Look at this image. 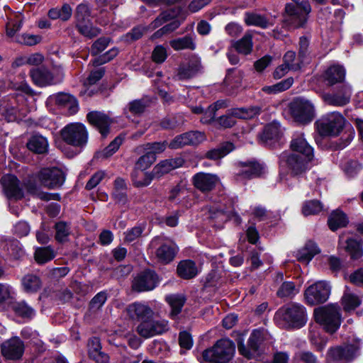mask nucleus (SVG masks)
<instances>
[{"label": "nucleus", "mask_w": 363, "mask_h": 363, "mask_svg": "<svg viewBox=\"0 0 363 363\" xmlns=\"http://www.w3.org/2000/svg\"><path fill=\"white\" fill-rule=\"evenodd\" d=\"M274 320L281 328H300L307 320L306 308L298 303L284 306L276 312Z\"/></svg>", "instance_id": "nucleus-1"}, {"label": "nucleus", "mask_w": 363, "mask_h": 363, "mask_svg": "<svg viewBox=\"0 0 363 363\" xmlns=\"http://www.w3.org/2000/svg\"><path fill=\"white\" fill-rule=\"evenodd\" d=\"M235 345L228 338L217 340L202 352L201 363H228L234 357Z\"/></svg>", "instance_id": "nucleus-2"}, {"label": "nucleus", "mask_w": 363, "mask_h": 363, "mask_svg": "<svg viewBox=\"0 0 363 363\" xmlns=\"http://www.w3.org/2000/svg\"><path fill=\"white\" fill-rule=\"evenodd\" d=\"M289 109L294 120L301 124H308L315 117L314 104L303 97L294 99L289 104Z\"/></svg>", "instance_id": "nucleus-3"}, {"label": "nucleus", "mask_w": 363, "mask_h": 363, "mask_svg": "<svg viewBox=\"0 0 363 363\" xmlns=\"http://www.w3.org/2000/svg\"><path fill=\"white\" fill-rule=\"evenodd\" d=\"M314 318L328 333H335L340 325V308L337 305H327L314 310Z\"/></svg>", "instance_id": "nucleus-4"}, {"label": "nucleus", "mask_w": 363, "mask_h": 363, "mask_svg": "<svg viewBox=\"0 0 363 363\" xmlns=\"http://www.w3.org/2000/svg\"><path fill=\"white\" fill-rule=\"evenodd\" d=\"M345 120L339 112H330L315 122L317 130L323 136H337L342 130Z\"/></svg>", "instance_id": "nucleus-5"}, {"label": "nucleus", "mask_w": 363, "mask_h": 363, "mask_svg": "<svg viewBox=\"0 0 363 363\" xmlns=\"http://www.w3.org/2000/svg\"><path fill=\"white\" fill-rule=\"evenodd\" d=\"M62 140L68 145L83 148L88 142L89 134L84 125L73 123L67 125L61 130Z\"/></svg>", "instance_id": "nucleus-6"}, {"label": "nucleus", "mask_w": 363, "mask_h": 363, "mask_svg": "<svg viewBox=\"0 0 363 363\" xmlns=\"http://www.w3.org/2000/svg\"><path fill=\"white\" fill-rule=\"evenodd\" d=\"M30 76L33 83L40 87L59 84L62 82L64 77L61 70L48 69L45 67L30 69Z\"/></svg>", "instance_id": "nucleus-7"}, {"label": "nucleus", "mask_w": 363, "mask_h": 363, "mask_svg": "<svg viewBox=\"0 0 363 363\" xmlns=\"http://www.w3.org/2000/svg\"><path fill=\"white\" fill-rule=\"evenodd\" d=\"M279 160L287 166L293 175H301L311 168L313 157L283 152Z\"/></svg>", "instance_id": "nucleus-8"}, {"label": "nucleus", "mask_w": 363, "mask_h": 363, "mask_svg": "<svg viewBox=\"0 0 363 363\" xmlns=\"http://www.w3.org/2000/svg\"><path fill=\"white\" fill-rule=\"evenodd\" d=\"M359 350V343L330 348L326 357L327 363H343L352 360Z\"/></svg>", "instance_id": "nucleus-9"}, {"label": "nucleus", "mask_w": 363, "mask_h": 363, "mask_svg": "<svg viewBox=\"0 0 363 363\" xmlns=\"http://www.w3.org/2000/svg\"><path fill=\"white\" fill-rule=\"evenodd\" d=\"M309 13L298 9L294 4H287L283 15V23L288 29L303 27L307 22Z\"/></svg>", "instance_id": "nucleus-10"}, {"label": "nucleus", "mask_w": 363, "mask_h": 363, "mask_svg": "<svg viewBox=\"0 0 363 363\" xmlns=\"http://www.w3.org/2000/svg\"><path fill=\"white\" fill-rule=\"evenodd\" d=\"M330 294V286L327 281H319L311 285L305 291L306 301L311 305L325 302Z\"/></svg>", "instance_id": "nucleus-11"}, {"label": "nucleus", "mask_w": 363, "mask_h": 363, "mask_svg": "<svg viewBox=\"0 0 363 363\" xmlns=\"http://www.w3.org/2000/svg\"><path fill=\"white\" fill-rule=\"evenodd\" d=\"M169 329L168 321L164 319L148 318L141 322L137 327L138 333L144 338L161 335Z\"/></svg>", "instance_id": "nucleus-12"}, {"label": "nucleus", "mask_w": 363, "mask_h": 363, "mask_svg": "<svg viewBox=\"0 0 363 363\" xmlns=\"http://www.w3.org/2000/svg\"><path fill=\"white\" fill-rule=\"evenodd\" d=\"M263 340L264 334L262 331L259 330H255L250 334L247 346L244 344L242 338L240 337L238 339V351L242 355L250 359L259 353L260 345Z\"/></svg>", "instance_id": "nucleus-13"}, {"label": "nucleus", "mask_w": 363, "mask_h": 363, "mask_svg": "<svg viewBox=\"0 0 363 363\" xmlns=\"http://www.w3.org/2000/svg\"><path fill=\"white\" fill-rule=\"evenodd\" d=\"M40 184L48 189H55L61 186L65 177L63 172L57 167L43 168L38 174Z\"/></svg>", "instance_id": "nucleus-14"}, {"label": "nucleus", "mask_w": 363, "mask_h": 363, "mask_svg": "<svg viewBox=\"0 0 363 363\" xmlns=\"http://www.w3.org/2000/svg\"><path fill=\"white\" fill-rule=\"evenodd\" d=\"M352 96V88L349 84H342L335 92L325 93L322 95L323 101L333 106H344L347 104Z\"/></svg>", "instance_id": "nucleus-15"}, {"label": "nucleus", "mask_w": 363, "mask_h": 363, "mask_svg": "<svg viewBox=\"0 0 363 363\" xmlns=\"http://www.w3.org/2000/svg\"><path fill=\"white\" fill-rule=\"evenodd\" d=\"M159 283L157 274L152 270H145L140 273L133 282V289L138 292L151 291Z\"/></svg>", "instance_id": "nucleus-16"}, {"label": "nucleus", "mask_w": 363, "mask_h": 363, "mask_svg": "<svg viewBox=\"0 0 363 363\" xmlns=\"http://www.w3.org/2000/svg\"><path fill=\"white\" fill-rule=\"evenodd\" d=\"M205 140L200 131H189L176 136L169 144L171 149H179L186 145H197Z\"/></svg>", "instance_id": "nucleus-17"}, {"label": "nucleus", "mask_w": 363, "mask_h": 363, "mask_svg": "<svg viewBox=\"0 0 363 363\" xmlns=\"http://www.w3.org/2000/svg\"><path fill=\"white\" fill-rule=\"evenodd\" d=\"M86 118L89 123L95 127L103 137L109 133V128L113 120L105 113L93 111L87 113Z\"/></svg>", "instance_id": "nucleus-18"}, {"label": "nucleus", "mask_w": 363, "mask_h": 363, "mask_svg": "<svg viewBox=\"0 0 363 363\" xmlns=\"http://www.w3.org/2000/svg\"><path fill=\"white\" fill-rule=\"evenodd\" d=\"M1 184L6 197L9 199L19 200L23 197V191L16 177L11 174L1 178Z\"/></svg>", "instance_id": "nucleus-19"}, {"label": "nucleus", "mask_w": 363, "mask_h": 363, "mask_svg": "<svg viewBox=\"0 0 363 363\" xmlns=\"http://www.w3.org/2000/svg\"><path fill=\"white\" fill-rule=\"evenodd\" d=\"M219 182L216 174L199 172L192 177V183L196 189L202 193L212 191Z\"/></svg>", "instance_id": "nucleus-20"}, {"label": "nucleus", "mask_w": 363, "mask_h": 363, "mask_svg": "<svg viewBox=\"0 0 363 363\" xmlns=\"http://www.w3.org/2000/svg\"><path fill=\"white\" fill-rule=\"evenodd\" d=\"M24 352L23 341L18 337H13L4 342L1 345L2 354L10 359H18Z\"/></svg>", "instance_id": "nucleus-21"}, {"label": "nucleus", "mask_w": 363, "mask_h": 363, "mask_svg": "<svg viewBox=\"0 0 363 363\" xmlns=\"http://www.w3.org/2000/svg\"><path fill=\"white\" fill-rule=\"evenodd\" d=\"M87 352L89 357L96 363H108L109 362V355L102 351L101 344L99 337H92L88 340Z\"/></svg>", "instance_id": "nucleus-22"}, {"label": "nucleus", "mask_w": 363, "mask_h": 363, "mask_svg": "<svg viewBox=\"0 0 363 363\" xmlns=\"http://www.w3.org/2000/svg\"><path fill=\"white\" fill-rule=\"evenodd\" d=\"M290 147L292 152L290 154L301 155L304 156L313 157V149L308 144L302 133H296L291 139Z\"/></svg>", "instance_id": "nucleus-23"}, {"label": "nucleus", "mask_w": 363, "mask_h": 363, "mask_svg": "<svg viewBox=\"0 0 363 363\" xmlns=\"http://www.w3.org/2000/svg\"><path fill=\"white\" fill-rule=\"evenodd\" d=\"M240 169L237 173L238 179H250L262 175L264 167L256 162H239Z\"/></svg>", "instance_id": "nucleus-24"}, {"label": "nucleus", "mask_w": 363, "mask_h": 363, "mask_svg": "<svg viewBox=\"0 0 363 363\" xmlns=\"http://www.w3.org/2000/svg\"><path fill=\"white\" fill-rule=\"evenodd\" d=\"M201 65L199 59L194 57L187 63L181 65L174 77L176 80H186L195 76L201 69Z\"/></svg>", "instance_id": "nucleus-25"}, {"label": "nucleus", "mask_w": 363, "mask_h": 363, "mask_svg": "<svg viewBox=\"0 0 363 363\" xmlns=\"http://www.w3.org/2000/svg\"><path fill=\"white\" fill-rule=\"evenodd\" d=\"M127 313L130 318L143 322L153 315L152 310L147 305L140 303H133L127 307Z\"/></svg>", "instance_id": "nucleus-26"}, {"label": "nucleus", "mask_w": 363, "mask_h": 363, "mask_svg": "<svg viewBox=\"0 0 363 363\" xmlns=\"http://www.w3.org/2000/svg\"><path fill=\"white\" fill-rule=\"evenodd\" d=\"M184 163V160L182 157L164 160L154 167L152 172L155 177H160L174 169L182 167Z\"/></svg>", "instance_id": "nucleus-27"}, {"label": "nucleus", "mask_w": 363, "mask_h": 363, "mask_svg": "<svg viewBox=\"0 0 363 363\" xmlns=\"http://www.w3.org/2000/svg\"><path fill=\"white\" fill-rule=\"evenodd\" d=\"M196 35L194 33L183 37L174 38L169 41L170 46L177 51L182 50H194L196 48Z\"/></svg>", "instance_id": "nucleus-28"}, {"label": "nucleus", "mask_w": 363, "mask_h": 363, "mask_svg": "<svg viewBox=\"0 0 363 363\" xmlns=\"http://www.w3.org/2000/svg\"><path fill=\"white\" fill-rule=\"evenodd\" d=\"M177 248L174 243L167 242L162 244L156 250V256L160 262L168 264L176 256Z\"/></svg>", "instance_id": "nucleus-29"}, {"label": "nucleus", "mask_w": 363, "mask_h": 363, "mask_svg": "<svg viewBox=\"0 0 363 363\" xmlns=\"http://www.w3.org/2000/svg\"><path fill=\"white\" fill-rule=\"evenodd\" d=\"M0 112L8 122L21 119L26 115V111L18 108L13 103L5 102L0 106Z\"/></svg>", "instance_id": "nucleus-30"}, {"label": "nucleus", "mask_w": 363, "mask_h": 363, "mask_svg": "<svg viewBox=\"0 0 363 363\" xmlns=\"http://www.w3.org/2000/svg\"><path fill=\"white\" fill-rule=\"evenodd\" d=\"M55 103L67 111L69 115L75 114L79 110L77 100L73 96L61 93L55 96Z\"/></svg>", "instance_id": "nucleus-31"}, {"label": "nucleus", "mask_w": 363, "mask_h": 363, "mask_svg": "<svg viewBox=\"0 0 363 363\" xmlns=\"http://www.w3.org/2000/svg\"><path fill=\"white\" fill-rule=\"evenodd\" d=\"M234 144L229 141L220 143L216 147L207 151L205 157L212 160H220L235 150Z\"/></svg>", "instance_id": "nucleus-32"}, {"label": "nucleus", "mask_w": 363, "mask_h": 363, "mask_svg": "<svg viewBox=\"0 0 363 363\" xmlns=\"http://www.w3.org/2000/svg\"><path fill=\"white\" fill-rule=\"evenodd\" d=\"M345 77V70L340 65H333L328 67L323 74L324 81L330 86L342 82Z\"/></svg>", "instance_id": "nucleus-33"}, {"label": "nucleus", "mask_w": 363, "mask_h": 363, "mask_svg": "<svg viewBox=\"0 0 363 363\" xmlns=\"http://www.w3.org/2000/svg\"><path fill=\"white\" fill-rule=\"evenodd\" d=\"M177 274L184 279H190L195 277L199 269L196 263L191 259H185L179 262L177 265Z\"/></svg>", "instance_id": "nucleus-34"}, {"label": "nucleus", "mask_w": 363, "mask_h": 363, "mask_svg": "<svg viewBox=\"0 0 363 363\" xmlns=\"http://www.w3.org/2000/svg\"><path fill=\"white\" fill-rule=\"evenodd\" d=\"M48 141L41 135L35 134L30 137L27 143L29 150L36 154H45L48 150Z\"/></svg>", "instance_id": "nucleus-35"}, {"label": "nucleus", "mask_w": 363, "mask_h": 363, "mask_svg": "<svg viewBox=\"0 0 363 363\" xmlns=\"http://www.w3.org/2000/svg\"><path fill=\"white\" fill-rule=\"evenodd\" d=\"M348 223L347 215L340 210L333 211L328 218V225L332 231L346 227Z\"/></svg>", "instance_id": "nucleus-36"}, {"label": "nucleus", "mask_w": 363, "mask_h": 363, "mask_svg": "<svg viewBox=\"0 0 363 363\" xmlns=\"http://www.w3.org/2000/svg\"><path fill=\"white\" fill-rule=\"evenodd\" d=\"M319 252L317 245L312 241H308L296 252V257L299 262L308 263Z\"/></svg>", "instance_id": "nucleus-37"}, {"label": "nucleus", "mask_w": 363, "mask_h": 363, "mask_svg": "<svg viewBox=\"0 0 363 363\" xmlns=\"http://www.w3.org/2000/svg\"><path fill=\"white\" fill-rule=\"evenodd\" d=\"M345 251L349 253L351 259H358L363 255V242L361 239L347 238L345 241Z\"/></svg>", "instance_id": "nucleus-38"}, {"label": "nucleus", "mask_w": 363, "mask_h": 363, "mask_svg": "<svg viewBox=\"0 0 363 363\" xmlns=\"http://www.w3.org/2000/svg\"><path fill=\"white\" fill-rule=\"evenodd\" d=\"M55 231V239L59 243H65L69 241V237L72 233L70 223L58 221L54 225Z\"/></svg>", "instance_id": "nucleus-39"}, {"label": "nucleus", "mask_w": 363, "mask_h": 363, "mask_svg": "<svg viewBox=\"0 0 363 363\" xmlns=\"http://www.w3.org/2000/svg\"><path fill=\"white\" fill-rule=\"evenodd\" d=\"M166 301L171 307L170 316L174 319L181 313L186 299L184 296L179 294H170L166 296Z\"/></svg>", "instance_id": "nucleus-40"}, {"label": "nucleus", "mask_w": 363, "mask_h": 363, "mask_svg": "<svg viewBox=\"0 0 363 363\" xmlns=\"http://www.w3.org/2000/svg\"><path fill=\"white\" fill-rule=\"evenodd\" d=\"M281 135L280 124L277 122H272L267 125L262 134V140L265 143L270 140H278Z\"/></svg>", "instance_id": "nucleus-41"}, {"label": "nucleus", "mask_w": 363, "mask_h": 363, "mask_svg": "<svg viewBox=\"0 0 363 363\" xmlns=\"http://www.w3.org/2000/svg\"><path fill=\"white\" fill-rule=\"evenodd\" d=\"M72 14V9L68 4H64L61 8H52L48 11V16L52 20L60 19L63 21H68Z\"/></svg>", "instance_id": "nucleus-42"}, {"label": "nucleus", "mask_w": 363, "mask_h": 363, "mask_svg": "<svg viewBox=\"0 0 363 363\" xmlns=\"http://www.w3.org/2000/svg\"><path fill=\"white\" fill-rule=\"evenodd\" d=\"M56 253L50 245L44 247H37L35 250V261L40 264L47 263L55 258Z\"/></svg>", "instance_id": "nucleus-43"}, {"label": "nucleus", "mask_w": 363, "mask_h": 363, "mask_svg": "<svg viewBox=\"0 0 363 363\" xmlns=\"http://www.w3.org/2000/svg\"><path fill=\"white\" fill-rule=\"evenodd\" d=\"M262 107L252 106L247 108H232V114L238 118L250 119L260 114Z\"/></svg>", "instance_id": "nucleus-44"}, {"label": "nucleus", "mask_w": 363, "mask_h": 363, "mask_svg": "<svg viewBox=\"0 0 363 363\" xmlns=\"http://www.w3.org/2000/svg\"><path fill=\"white\" fill-rule=\"evenodd\" d=\"M252 38L250 34H245L240 40L233 42L232 46L242 55H248L252 49Z\"/></svg>", "instance_id": "nucleus-45"}, {"label": "nucleus", "mask_w": 363, "mask_h": 363, "mask_svg": "<svg viewBox=\"0 0 363 363\" xmlns=\"http://www.w3.org/2000/svg\"><path fill=\"white\" fill-rule=\"evenodd\" d=\"M245 22L247 26H254L262 28H266L269 25V21L265 16L256 13H245Z\"/></svg>", "instance_id": "nucleus-46"}, {"label": "nucleus", "mask_w": 363, "mask_h": 363, "mask_svg": "<svg viewBox=\"0 0 363 363\" xmlns=\"http://www.w3.org/2000/svg\"><path fill=\"white\" fill-rule=\"evenodd\" d=\"M76 27L91 21V10L85 4H80L77 6L75 13Z\"/></svg>", "instance_id": "nucleus-47"}, {"label": "nucleus", "mask_w": 363, "mask_h": 363, "mask_svg": "<svg viewBox=\"0 0 363 363\" xmlns=\"http://www.w3.org/2000/svg\"><path fill=\"white\" fill-rule=\"evenodd\" d=\"M167 146H169V145L167 141L154 142L147 143L141 146L140 148L147 154L152 155L154 157H156V155L163 152Z\"/></svg>", "instance_id": "nucleus-48"}, {"label": "nucleus", "mask_w": 363, "mask_h": 363, "mask_svg": "<svg viewBox=\"0 0 363 363\" xmlns=\"http://www.w3.org/2000/svg\"><path fill=\"white\" fill-rule=\"evenodd\" d=\"M150 101L147 98L135 99L129 102L128 108L129 111L133 115H140L149 106Z\"/></svg>", "instance_id": "nucleus-49"}, {"label": "nucleus", "mask_w": 363, "mask_h": 363, "mask_svg": "<svg viewBox=\"0 0 363 363\" xmlns=\"http://www.w3.org/2000/svg\"><path fill=\"white\" fill-rule=\"evenodd\" d=\"M13 309L18 315L23 318H31L35 314V310L25 301L15 303Z\"/></svg>", "instance_id": "nucleus-50"}, {"label": "nucleus", "mask_w": 363, "mask_h": 363, "mask_svg": "<svg viewBox=\"0 0 363 363\" xmlns=\"http://www.w3.org/2000/svg\"><path fill=\"white\" fill-rule=\"evenodd\" d=\"M360 303V298L352 293H345L342 298V304L346 311L354 310Z\"/></svg>", "instance_id": "nucleus-51"}, {"label": "nucleus", "mask_w": 363, "mask_h": 363, "mask_svg": "<svg viewBox=\"0 0 363 363\" xmlns=\"http://www.w3.org/2000/svg\"><path fill=\"white\" fill-rule=\"evenodd\" d=\"M24 289L28 292H35L40 289L41 281L35 275L27 274L22 279Z\"/></svg>", "instance_id": "nucleus-52"}, {"label": "nucleus", "mask_w": 363, "mask_h": 363, "mask_svg": "<svg viewBox=\"0 0 363 363\" xmlns=\"http://www.w3.org/2000/svg\"><path fill=\"white\" fill-rule=\"evenodd\" d=\"M323 210L322 203L318 200H310L303 203L302 213L304 216L315 215Z\"/></svg>", "instance_id": "nucleus-53"}, {"label": "nucleus", "mask_w": 363, "mask_h": 363, "mask_svg": "<svg viewBox=\"0 0 363 363\" xmlns=\"http://www.w3.org/2000/svg\"><path fill=\"white\" fill-rule=\"evenodd\" d=\"M80 34L89 38L96 37L101 33V29L93 26L91 21L76 27Z\"/></svg>", "instance_id": "nucleus-54"}, {"label": "nucleus", "mask_w": 363, "mask_h": 363, "mask_svg": "<svg viewBox=\"0 0 363 363\" xmlns=\"http://www.w3.org/2000/svg\"><path fill=\"white\" fill-rule=\"evenodd\" d=\"M23 16L21 13L15 15L13 19H9L6 23V34L9 37H13L17 31H18L23 23Z\"/></svg>", "instance_id": "nucleus-55"}, {"label": "nucleus", "mask_w": 363, "mask_h": 363, "mask_svg": "<svg viewBox=\"0 0 363 363\" xmlns=\"http://www.w3.org/2000/svg\"><path fill=\"white\" fill-rule=\"evenodd\" d=\"M42 38L38 35L23 33L16 37L15 41L27 46H33L40 43Z\"/></svg>", "instance_id": "nucleus-56"}, {"label": "nucleus", "mask_w": 363, "mask_h": 363, "mask_svg": "<svg viewBox=\"0 0 363 363\" xmlns=\"http://www.w3.org/2000/svg\"><path fill=\"white\" fill-rule=\"evenodd\" d=\"M297 292L298 290L296 289V286L293 282L285 281L281 285L277 294L280 298L292 297Z\"/></svg>", "instance_id": "nucleus-57"}, {"label": "nucleus", "mask_w": 363, "mask_h": 363, "mask_svg": "<svg viewBox=\"0 0 363 363\" xmlns=\"http://www.w3.org/2000/svg\"><path fill=\"white\" fill-rule=\"evenodd\" d=\"M107 300V294L105 291H101L96 294L90 301L89 306L92 311L100 309Z\"/></svg>", "instance_id": "nucleus-58"}, {"label": "nucleus", "mask_w": 363, "mask_h": 363, "mask_svg": "<svg viewBox=\"0 0 363 363\" xmlns=\"http://www.w3.org/2000/svg\"><path fill=\"white\" fill-rule=\"evenodd\" d=\"M124 137L121 135L117 136L102 152L104 157H108L114 154L123 143Z\"/></svg>", "instance_id": "nucleus-59"}, {"label": "nucleus", "mask_w": 363, "mask_h": 363, "mask_svg": "<svg viewBox=\"0 0 363 363\" xmlns=\"http://www.w3.org/2000/svg\"><path fill=\"white\" fill-rule=\"evenodd\" d=\"M144 228L140 225L135 226L127 230L125 233L124 242H132L138 239L143 234Z\"/></svg>", "instance_id": "nucleus-60"}, {"label": "nucleus", "mask_w": 363, "mask_h": 363, "mask_svg": "<svg viewBox=\"0 0 363 363\" xmlns=\"http://www.w3.org/2000/svg\"><path fill=\"white\" fill-rule=\"evenodd\" d=\"M236 117L232 114V109L228 111L226 114L221 116L217 120L218 124L223 128H229L235 124Z\"/></svg>", "instance_id": "nucleus-61"}, {"label": "nucleus", "mask_w": 363, "mask_h": 363, "mask_svg": "<svg viewBox=\"0 0 363 363\" xmlns=\"http://www.w3.org/2000/svg\"><path fill=\"white\" fill-rule=\"evenodd\" d=\"M156 160V157H154L152 155L145 153L139 157L138 160L135 167L137 169L145 170L151 166Z\"/></svg>", "instance_id": "nucleus-62"}, {"label": "nucleus", "mask_w": 363, "mask_h": 363, "mask_svg": "<svg viewBox=\"0 0 363 363\" xmlns=\"http://www.w3.org/2000/svg\"><path fill=\"white\" fill-rule=\"evenodd\" d=\"M110 39L108 38H100L96 40L91 48V52L93 55H97L104 51L108 45Z\"/></svg>", "instance_id": "nucleus-63"}, {"label": "nucleus", "mask_w": 363, "mask_h": 363, "mask_svg": "<svg viewBox=\"0 0 363 363\" xmlns=\"http://www.w3.org/2000/svg\"><path fill=\"white\" fill-rule=\"evenodd\" d=\"M167 57V50L162 45H157L152 53V60L157 63L161 64L165 61Z\"/></svg>", "instance_id": "nucleus-64"}]
</instances>
